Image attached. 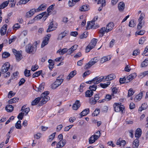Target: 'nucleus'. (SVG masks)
<instances>
[{
	"instance_id": "nucleus-1",
	"label": "nucleus",
	"mask_w": 148,
	"mask_h": 148,
	"mask_svg": "<svg viewBox=\"0 0 148 148\" xmlns=\"http://www.w3.org/2000/svg\"><path fill=\"white\" fill-rule=\"evenodd\" d=\"M49 94V92L47 91L44 92L41 94V97H40L41 100L39 104L40 106L45 104L47 101L49 100L50 97L47 96Z\"/></svg>"
},
{
	"instance_id": "nucleus-2",
	"label": "nucleus",
	"mask_w": 148,
	"mask_h": 148,
	"mask_svg": "<svg viewBox=\"0 0 148 148\" xmlns=\"http://www.w3.org/2000/svg\"><path fill=\"white\" fill-rule=\"evenodd\" d=\"M36 45H34L29 43L26 46L25 51L28 53H34L36 50Z\"/></svg>"
},
{
	"instance_id": "nucleus-3",
	"label": "nucleus",
	"mask_w": 148,
	"mask_h": 148,
	"mask_svg": "<svg viewBox=\"0 0 148 148\" xmlns=\"http://www.w3.org/2000/svg\"><path fill=\"white\" fill-rule=\"evenodd\" d=\"M97 41V39L93 38L89 45L86 47L85 49L86 52L88 53L91 49L94 48L96 45Z\"/></svg>"
},
{
	"instance_id": "nucleus-4",
	"label": "nucleus",
	"mask_w": 148,
	"mask_h": 148,
	"mask_svg": "<svg viewBox=\"0 0 148 148\" xmlns=\"http://www.w3.org/2000/svg\"><path fill=\"white\" fill-rule=\"evenodd\" d=\"M12 51L15 56L16 61L19 62L22 59L23 57L22 55V51H17L14 49H12Z\"/></svg>"
},
{
	"instance_id": "nucleus-5",
	"label": "nucleus",
	"mask_w": 148,
	"mask_h": 148,
	"mask_svg": "<svg viewBox=\"0 0 148 148\" xmlns=\"http://www.w3.org/2000/svg\"><path fill=\"white\" fill-rule=\"evenodd\" d=\"M121 103H115L113 105V107L114 111L116 112H121L123 113V111L124 109V107L123 106L121 105Z\"/></svg>"
},
{
	"instance_id": "nucleus-6",
	"label": "nucleus",
	"mask_w": 148,
	"mask_h": 148,
	"mask_svg": "<svg viewBox=\"0 0 148 148\" xmlns=\"http://www.w3.org/2000/svg\"><path fill=\"white\" fill-rule=\"evenodd\" d=\"M104 77L101 76L100 77H97L94 78L92 81H89L86 82V83L87 84H91L92 82L95 84H97L102 81H103L104 82Z\"/></svg>"
},
{
	"instance_id": "nucleus-7",
	"label": "nucleus",
	"mask_w": 148,
	"mask_h": 148,
	"mask_svg": "<svg viewBox=\"0 0 148 148\" xmlns=\"http://www.w3.org/2000/svg\"><path fill=\"white\" fill-rule=\"evenodd\" d=\"M98 61V60L96 57L91 59L88 63L86 64L85 66V69H88L95 63L97 62Z\"/></svg>"
},
{
	"instance_id": "nucleus-8",
	"label": "nucleus",
	"mask_w": 148,
	"mask_h": 148,
	"mask_svg": "<svg viewBox=\"0 0 148 148\" xmlns=\"http://www.w3.org/2000/svg\"><path fill=\"white\" fill-rule=\"evenodd\" d=\"M57 27V25L56 23H54L53 21L51 22L47 30V32H50L55 30Z\"/></svg>"
},
{
	"instance_id": "nucleus-9",
	"label": "nucleus",
	"mask_w": 148,
	"mask_h": 148,
	"mask_svg": "<svg viewBox=\"0 0 148 148\" xmlns=\"http://www.w3.org/2000/svg\"><path fill=\"white\" fill-rule=\"evenodd\" d=\"M10 65L8 62L5 63L2 66L1 72L3 73H5L7 72L10 68Z\"/></svg>"
},
{
	"instance_id": "nucleus-10",
	"label": "nucleus",
	"mask_w": 148,
	"mask_h": 148,
	"mask_svg": "<svg viewBox=\"0 0 148 148\" xmlns=\"http://www.w3.org/2000/svg\"><path fill=\"white\" fill-rule=\"evenodd\" d=\"M51 35L50 34L47 35L45 37L41 45V47L42 48L45 45H47L48 43L49 40L50 38Z\"/></svg>"
},
{
	"instance_id": "nucleus-11",
	"label": "nucleus",
	"mask_w": 148,
	"mask_h": 148,
	"mask_svg": "<svg viewBox=\"0 0 148 148\" xmlns=\"http://www.w3.org/2000/svg\"><path fill=\"white\" fill-rule=\"evenodd\" d=\"M126 141L124 140H122L121 138L117 140L116 144L117 145H119L121 147H123L125 145Z\"/></svg>"
},
{
	"instance_id": "nucleus-12",
	"label": "nucleus",
	"mask_w": 148,
	"mask_h": 148,
	"mask_svg": "<svg viewBox=\"0 0 148 148\" xmlns=\"http://www.w3.org/2000/svg\"><path fill=\"white\" fill-rule=\"evenodd\" d=\"M115 76L114 74H111L106 77H104V82L112 80L115 78Z\"/></svg>"
},
{
	"instance_id": "nucleus-13",
	"label": "nucleus",
	"mask_w": 148,
	"mask_h": 148,
	"mask_svg": "<svg viewBox=\"0 0 148 148\" xmlns=\"http://www.w3.org/2000/svg\"><path fill=\"white\" fill-rule=\"evenodd\" d=\"M63 75H60L57 78L55 82L59 86L62 83L63 81Z\"/></svg>"
},
{
	"instance_id": "nucleus-14",
	"label": "nucleus",
	"mask_w": 148,
	"mask_h": 148,
	"mask_svg": "<svg viewBox=\"0 0 148 148\" xmlns=\"http://www.w3.org/2000/svg\"><path fill=\"white\" fill-rule=\"evenodd\" d=\"M77 72L76 70L71 71L66 77V79L69 80L77 74Z\"/></svg>"
},
{
	"instance_id": "nucleus-15",
	"label": "nucleus",
	"mask_w": 148,
	"mask_h": 148,
	"mask_svg": "<svg viewBox=\"0 0 148 148\" xmlns=\"http://www.w3.org/2000/svg\"><path fill=\"white\" fill-rule=\"evenodd\" d=\"M7 28V25L4 24L1 28L0 30V33L1 36L4 35L6 33Z\"/></svg>"
},
{
	"instance_id": "nucleus-16",
	"label": "nucleus",
	"mask_w": 148,
	"mask_h": 148,
	"mask_svg": "<svg viewBox=\"0 0 148 148\" xmlns=\"http://www.w3.org/2000/svg\"><path fill=\"white\" fill-rule=\"evenodd\" d=\"M114 24L113 22H110L108 23L106 26V33L111 31L114 27Z\"/></svg>"
},
{
	"instance_id": "nucleus-17",
	"label": "nucleus",
	"mask_w": 148,
	"mask_h": 148,
	"mask_svg": "<svg viewBox=\"0 0 148 148\" xmlns=\"http://www.w3.org/2000/svg\"><path fill=\"white\" fill-rule=\"evenodd\" d=\"M36 12V10L35 9H32L26 13V16L27 18L30 17L32 16L34 13Z\"/></svg>"
},
{
	"instance_id": "nucleus-18",
	"label": "nucleus",
	"mask_w": 148,
	"mask_h": 148,
	"mask_svg": "<svg viewBox=\"0 0 148 148\" xmlns=\"http://www.w3.org/2000/svg\"><path fill=\"white\" fill-rule=\"evenodd\" d=\"M80 104L79 101L78 100H77L73 104L72 108L73 110H76L80 107Z\"/></svg>"
},
{
	"instance_id": "nucleus-19",
	"label": "nucleus",
	"mask_w": 148,
	"mask_h": 148,
	"mask_svg": "<svg viewBox=\"0 0 148 148\" xmlns=\"http://www.w3.org/2000/svg\"><path fill=\"white\" fill-rule=\"evenodd\" d=\"M98 4H101V6L99 7L98 9L99 11H100L101 10L102 7L105 5L106 1L105 0H99L98 2Z\"/></svg>"
},
{
	"instance_id": "nucleus-20",
	"label": "nucleus",
	"mask_w": 148,
	"mask_h": 148,
	"mask_svg": "<svg viewBox=\"0 0 148 148\" xmlns=\"http://www.w3.org/2000/svg\"><path fill=\"white\" fill-rule=\"evenodd\" d=\"M95 22L94 21H92L90 22H88L87 23V29L92 28L95 25Z\"/></svg>"
},
{
	"instance_id": "nucleus-21",
	"label": "nucleus",
	"mask_w": 148,
	"mask_h": 148,
	"mask_svg": "<svg viewBox=\"0 0 148 148\" xmlns=\"http://www.w3.org/2000/svg\"><path fill=\"white\" fill-rule=\"evenodd\" d=\"M142 134V131L139 128H137L136 131L135 136L136 138H139Z\"/></svg>"
},
{
	"instance_id": "nucleus-22",
	"label": "nucleus",
	"mask_w": 148,
	"mask_h": 148,
	"mask_svg": "<svg viewBox=\"0 0 148 148\" xmlns=\"http://www.w3.org/2000/svg\"><path fill=\"white\" fill-rule=\"evenodd\" d=\"M118 8L120 12L123 11L125 8V4L123 2H120L118 5Z\"/></svg>"
},
{
	"instance_id": "nucleus-23",
	"label": "nucleus",
	"mask_w": 148,
	"mask_h": 148,
	"mask_svg": "<svg viewBox=\"0 0 148 148\" xmlns=\"http://www.w3.org/2000/svg\"><path fill=\"white\" fill-rule=\"evenodd\" d=\"M47 5L45 4H41L36 10V12H38L41 11H42L46 8Z\"/></svg>"
},
{
	"instance_id": "nucleus-24",
	"label": "nucleus",
	"mask_w": 148,
	"mask_h": 148,
	"mask_svg": "<svg viewBox=\"0 0 148 148\" xmlns=\"http://www.w3.org/2000/svg\"><path fill=\"white\" fill-rule=\"evenodd\" d=\"M68 32L67 31H64L63 32L59 34L58 39V40H61L67 35Z\"/></svg>"
},
{
	"instance_id": "nucleus-25",
	"label": "nucleus",
	"mask_w": 148,
	"mask_h": 148,
	"mask_svg": "<svg viewBox=\"0 0 148 148\" xmlns=\"http://www.w3.org/2000/svg\"><path fill=\"white\" fill-rule=\"evenodd\" d=\"M89 6L87 5H84L80 8L79 10L81 11H85L89 10Z\"/></svg>"
},
{
	"instance_id": "nucleus-26",
	"label": "nucleus",
	"mask_w": 148,
	"mask_h": 148,
	"mask_svg": "<svg viewBox=\"0 0 148 148\" xmlns=\"http://www.w3.org/2000/svg\"><path fill=\"white\" fill-rule=\"evenodd\" d=\"M68 51L66 48H64L62 49H59L56 52L57 53H58L60 55H63L65 53Z\"/></svg>"
},
{
	"instance_id": "nucleus-27",
	"label": "nucleus",
	"mask_w": 148,
	"mask_h": 148,
	"mask_svg": "<svg viewBox=\"0 0 148 148\" xmlns=\"http://www.w3.org/2000/svg\"><path fill=\"white\" fill-rule=\"evenodd\" d=\"M98 139L94 135L92 136L89 139V142L90 144L94 143Z\"/></svg>"
},
{
	"instance_id": "nucleus-28",
	"label": "nucleus",
	"mask_w": 148,
	"mask_h": 148,
	"mask_svg": "<svg viewBox=\"0 0 148 148\" xmlns=\"http://www.w3.org/2000/svg\"><path fill=\"white\" fill-rule=\"evenodd\" d=\"M89 112V108H86L81 113H80V115L82 117L88 114Z\"/></svg>"
},
{
	"instance_id": "nucleus-29",
	"label": "nucleus",
	"mask_w": 148,
	"mask_h": 148,
	"mask_svg": "<svg viewBox=\"0 0 148 148\" xmlns=\"http://www.w3.org/2000/svg\"><path fill=\"white\" fill-rule=\"evenodd\" d=\"M139 140L136 139H135L133 143L132 147L134 148H137L139 145Z\"/></svg>"
},
{
	"instance_id": "nucleus-30",
	"label": "nucleus",
	"mask_w": 148,
	"mask_h": 148,
	"mask_svg": "<svg viewBox=\"0 0 148 148\" xmlns=\"http://www.w3.org/2000/svg\"><path fill=\"white\" fill-rule=\"evenodd\" d=\"M78 46L75 45L72 46L68 50V53L71 54L77 48Z\"/></svg>"
},
{
	"instance_id": "nucleus-31",
	"label": "nucleus",
	"mask_w": 148,
	"mask_h": 148,
	"mask_svg": "<svg viewBox=\"0 0 148 148\" xmlns=\"http://www.w3.org/2000/svg\"><path fill=\"white\" fill-rule=\"evenodd\" d=\"M48 62L49 63V67L50 70H51L54 67V62L52 60L49 59L48 61Z\"/></svg>"
},
{
	"instance_id": "nucleus-32",
	"label": "nucleus",
	"mask_w": 148,
	"mask_h": 148,
	"mask_svg": "<svg viewBox=\"0 0 148 148\" xmlns=\"http://www.w3.org/2000/svg\"><path fill=\"white\" fill-rule=\"evenodd\" d=\"M143 95V93L142 92L140 93L135 97L134 100L136 101L140 100L142 98Z\"/></svg>"
},
{
	"instance_id": "nucleus-33",
	"label": "nucleus",
	"mask_w": 148,
	"mask_h": 148,
	"mask_svg": "<svg viewBox=\"0 0 148 148\" xmlns=\"http://www.w3.org/2000/svg\"><path fill=\"white\" fill-rule=\"evenodd\" d=\"M110 59V56H104L100 60V62L101 63H103L105 62L108 61Z\"/></svg>"
},
{
	"instance_id": "nucleus-34",
	"label": "nucleus",
	"mask_w": 148,
	"mask_h": 148,
	"mask_svg": "<svg viewBox=\"0 0 148 148\" xmlns=\"http://www.w3.org/2000/svg\"><path fill=\"white\" fill-rule=\"evenodd\" d=\"M66 140L65 139L60 140L57 144L60 147H62L64 146L66 144Z\"/></svg>"
},
{
	"instance_id": "nucleus-35",
	"label": "nucleus",
	"mask_w": 148,
	"mask_h": 148,
	"mask_svg": "<svg viewBox=\"0 0 148 148\" xmlns=\"http://www.w3.org/2000/svg\"><path fill=\"white\" fill-rule=\"evenodd\" d=\"M41 100L40 97L36 98L31 103L32 106H35L37 105Z\"/></svg>"
},
{
	"instance_id": "nucleus-36",
	"label": "nucleus",
	"mask_w": 148,
	"mask_h": 148,
	"mask_svg": "<svg viewBox=\"0 0 148 148\" xmlns=\"http://www.w3.org/2000/svg\"><path fill=\"white\" fill-rule=\"evenodd\" d=\"M80 0H69L68 2V5L69 6H72L75 4L76 2H77Z\"/></svg>"
},
{
	"instance_id": "nucleus-37",
	"label": "nucleus",
	"mask_w": 148,
	"mask_h": 148,
	"mask_svg": "<svg viewBox=\"0 0 148 148\" xmlns=\"http://www.w3.org/2000/svg\"><path fill=\"white\" fill-rule=\"evenodd\" d=\"M14 107L12 105H7L5 107L6 110L8 112H12L13 110Z\"/></svg>"
},
{
	"instance_id": "nucleus-38",
	"label": "nucleus",
	"mask_w": 148,
	"mask_h": 148,
	"mask_svg": "<svg viewBox=\"0 0 148 148\" xmlns=\"http://www.w3.org/2000/svg\"><path fill=\"white\" fill-rule=\"evenodd\" d=\"M136 76V73H132L129 75L127 77V79H128L129 81H130L132 80Z\"/></svg>"
},
{
	"instance_id": "nucleus-39",
	"label": "nucleus",
	"mask_w": 148,
	"mask_h": 148,
	"mask_svg": "<svg viewBox=\"0 0 148 148\" xmlns=\"http://www.w3.org/2000/svg\"><path fill=\"white\" fill-rule=\"evenodd\" d=\"M93 94V91L92 90H87L85 93V96L87 97H91Z\"/></svg>"
},
{
	"instance_id": "nucleus-40",
	"label": "nucleus",
	"mask_w": 148,
	"mask_h": 148,
	"mask_svg": "<svg viewBox=\"0 0 148 148\" xmlns=\"http://www.w3.org/2000/svg\"><path fill=\"white\" fill-rule=\"evenodd\" d=\"M110 82H107L106 84H103V83H100V86L103 88H106L108 86L110 85Z\"/></svg>"
},
{
	"instance_id": "nucleus-41",
	"label": "nucleus",
	"mask_w": 148,
	"mask_h": 148,
	"mask_svg": "<svg viewBox=\"0 0 148 148\" xmlns=\"http://www.w3.org/2000/svg\"><path fill=\"white\" fill-rule=\"evenodd\" d=\"M148 65V60L145 59L143 61L141 64V67H145Z\"/></svg>"
},
{
	"instance_id": "nucleus-42",
	"label": "nucleus",
	"mask_w": 148,
	"mask_h": 148,
	"mask_svg": "<svg viewBox=\"0 0 148 148\" xmlns=\"http://www.w3.org/2000/svg\"><path fill=\"white\" fill-rule=\"evenodd\" d=\"M56 134V132H54L49 136V138L48 139V141L51 142V141L54 138L55 135Z\"/></svg>"
},
{
	"instance_id": "nucleus-43",
	"label": "nucleus",
	"mask_w": 148,
	"mask_h": 148,
	"mask_svg": "<svg viewBox=\"0 0 148 148\" xmlns=\"http://www.w3.org/2000/svg\"><path fill=\"white\" fill-rule=\"evenodd\" d=\"M21 121L20 120H18L15 124V127L17 129H21Z\"/></svg>"
},
{
	"instance_id": "nucleus-44",
	"label": "nucleus",
	"mask_w": 148,
	"mask_h": 148,
	"mask_svg": "<svg viewBox=\"0 0 148 148\" xmlns=\"http://www.w3.org/2000/svg\"><path fill=\"white\" fill-rule=\"evenodd\" d=\"M42 72V70H40L38 71H37L34 73L32 75L33 78L38 77L41 73Z\"/></svg>"
},
{
	"instance_id": "nucleus-45",
	"label": "nucleus",
	"mask_w": 148,
	"mask_h": 148,
	"mask_svg": "<svg viewBox=\"0 0 148 148\" xmlns=\"http://www.w3.org/2000/svg\"><path fill=\"white\" fill-rule=\"evenodd\" d=\"M8 4V1H5L2 3L0 6V9H3L6 7Z\"/></svg>"
},
{
	"instance_id": "nucleus-46",
	"label": "nucleus",
	"mask_w": 148,
	"mask_h": 148,
	"mask_svg": "<svg viewBox=\"0 0 148 148\" xmlns=\"http://www.w3.org/2000/svg\"><path fill=\"white\" fill-rule=\"evenodd\" d=\"M106 29L104 27H103L101 28L99 30V32L103 36L105 32L106 33Z\"/></svg>"
},
{
	"instance_id": "nucleus-47",
	"label": "nucleus",
	"mask_w": 148,
	"mask_h": 148,
	"mask_svg": "<svg viewBox=\"0 0 148 148\" xmlns=\"http://www.w3.org/2000/svg\"><path fill=\"white\" fill-rule=\"evenodd\" d=\"M10 3V5L11 7H13L16 4V0H8V1Z\"/></svg>"
},
{
	"instance_id": "nucleus-48",
	"label": "nucleus",
	"mask_w": 148,
	"mask_h": 148,
	"mask_svg": "<svg viewBox=\"0 0 148 148\" xmlns=\"http://www.w3.org/2000/svg\"><path fill=\"white\" fill-rule=\"evenodd\" d=\"M10 56V54L9 53L7 52H3L2 54V58H6L9 57Z\"/></svg>"
},
{
	"instance_id": "nucleus-49",
	"label": "nucleus",
	"mask_w": 148,
	"mask_h": 148,
	"mask_svg": "<svg viewBox=\"0 0 148 148\" xmlns=\"http://www.w3.org/2000/svg\"><path fill=\"white\" fill-rule=\"evenodd\" d=\"M139 23L138 24L137 28L138 29H140L143 26L144 24V21H139Z\"/></svg>"
},
{
	"instance_id": "nucleus-50",
	"label": "nucleus",
	"mask_w": 148,
	"mask_h": 148,
	"mask_svg": "<svg viewBox=\"0 0 148 148\" xmlns=\"http://www.w3.org/2000/svg\"><path fill=\"white\" fill-rule=\"evenodd\" d=\"M134 92L133 91V89L131 88H130L128 91L127 96L130 97L133 95Z\"/></svg>"
},
{
	"instance_id": "nucleus-51",
	"label": "nucleus",
	"mask_w": 148,
	"mask_h": 148,
	"mask_svg": "<svg viewBox=\"0 0 148 148\" xmlns=\"http://www.w3.org/2000/svg\"><path fill=\"white\" fill-rule=\"evenodd\" d=\"M88 32H85L82 34H81L79 36L80 39H82L86 38L88 35Z\"/></svg>"
},
{
	"instance_id": "nucleus-52",
	"label": "nucleus",
	"mask_w": 148,
	"mask_h": 148,
	"mask_svg": "<svg viewBox=\"0 0 148 148\" xmlns=\"http://www.w3.org/2000/svg\"><path fill=\"white\" fill-rule=\"evenodd\" d=\"M146 37H141L139 41V44H142L146 40Z\"/></svg>"
},
{
	"instance_id": "nucleus-53",
	"label": "nucleus",
	"mask_w": 148,
	"mask_h": 148,
	"mask_svg": "<svg viewBox=\"0 0 148 148\" xmlns=\"http://www.w3.org/2000/svg\"><path fill=\"white\" fill-rule=\"evenodd\" d=\"M18 99H17L16 98H14L10 99L9 101V102L10 104H12L13 103H16V101H18Z\"/></svg>"
},
{
	"instance_id": "nucleus-54",
	"label": "nucleus",
	"mask_w": 148,
	"mask_h": 148,
	"mask_svg": "<svg viewBox=\"0 0 148 148\" xmlns=\"http://www.w3.org/2000/svg\"><path fill=\"white\" fill-rule=\"evenodd\" d=\"M117 89L115 87H114L112 89V93L111 94L113 98H114V94L116 93L117 92Z\"/></svg>"
},
{
	"instance_id": "nucleus-55",
	"label": "nucleus",
	"mask_w": 148,
	"mask_h": 148,
	"mask_svg": "<svg viewBox=\"0 0 148 148\" xmlns=\"http://www.w3.org/2000/svg\"><path fill=\"white\" fill-rule=\"evenodd\" d=\"M146 75H148V71H145L140 73V78H143Z\"/></svg>"
},
{
	"instance_id": "nucleus-56",
	"label": "nucleus",
	"mask_w": 148,
	"mask_h": 148,
	"mask_svg": "<svg viewBox=\"0 0 148 148\" xmlns=\"http://www.w3.org/2000/svg\"><path fill=\"white\" fill-rule=\"evenodd\" d=\"M135 25L134 20H131L129 22V26L130 27H134Z\"/></svg>"
},
{
	"instance_id": "nucleus-57",
	"label": "nucleus",
	"mask_w": 148,
	"mask_h": 148,
	"mask_svg": "<svg viewBox=\"0 0 148 148\" xmlns=\"http://www.w3.org/2000/svg\"><path fill=\"white\" fill-rule=\"evenodd\" d=\"M24 74L26 77H29L31 75L30 71L28 70L27 69H26L24 71Z\"/></svg>"
},
{
	"instance_id": "nucleus-58",
	"label": "nucleus",
	"mask_w": 148,
	"mask_h": 148,
	"mask_svg": "<svg viewBox=\"0 0 148 148\" xmlns=\"http://www.w3.org/2000/svg\"><path fill=\"white\" fill-rule=\"evenodd\" d=\"M145 33V31L143 30H140L139 31H137L136 33V35H142Z\"/></svg>"
},
{
	"instance_id": "nucleus-59",
	"label": "nucleus",
	"mask_w": 148,
	"mask_h": 148,
	"mask_svg": "<svg viewBox=\"0 0 148 148\" xmlns=\"http://www.w3.org/2000/svg\"><path fill=\"white\" fill-rule=\"evenodd\" d=\"M20 27V25L19 24L17 23L15 24L13 26V29L14 30H16L17 29H19Z\"/></svg>"
},
{
	"instance_id": "nucleus-60",
	"label": "nucleus",
	"mask_w": 148,
	"mask_h": 148,
	"mask_svg": "<svg viewBox=\"0 0 148 148\" xmlns=\"http://www.w3.org/2000/svg\"><path fill=\"white\" fill-rule=\"evenodd\" d=\"M55 5V4H53L52 5H50L47 9V12L49 13V12H51V11L53 10V7Z\"/></svg>"
},
{
	"instance_id": "nucleus-61",
	"label": "nucleus",
	"mask_w": 148,
	"mask_h": 148,
	"mask_svg": "<svg viewBox=\"0 0 148 148\" xmlns=\"http://www.w3.org/2000/svg\"><path fill=\"white\" fill-rule=\"evenodd\" d=\"M97 86L95 84L90 86L89 87L90 90H92V91H95L97 89Z\"/></svg>"
},
{
	"instance_id": "nucleus-62",
	"label": "nucleus",
	"mask_w": 148,
	"mask_h": 148,
	"mask_svg": "<svg viewBox=\"0 0 148 148\" xmlns=\"http://www.w3.org/2000/svg\"><path fill=\"white\" fill-rule=\"evenodd\" d=\"M100 110L99 109H96L93 112L92 115L94 116H97L99 113Z\"/></svg>"
},
{
	"instance_id": "nucleus-63",
	"label": "nucleus",
	"mask_w": 148,
	"mask_h": 148,
	"mask_svg": "<svg viewBox=\"0 0 148 148\" xmlns=\"http://www.w3.org/2000/svg\"><path fill=\"white\" fill-rule=\"evenodd\" d=\"M58 86H58V85L54 82L51 85V88L52 89H56Z\"/></svg>"
},
{
	"instance_id": "nucleus-64",
	"label": "nucleus",
	"mask_w": 148,
	"mask_h": 148,
	"mask_svg": "<svg viewBox=\"0 0 148 148\" xmlns=\"http://www.w3.org/2000/svg\"><path fill=\"white\" fill-rule=\"evenodd\" d=\"M42 134L40 133H38L36 134H35L34 136L35 138L37 139H39L41 136Z\"/></svg>"
}]
</instances>
